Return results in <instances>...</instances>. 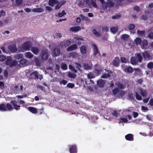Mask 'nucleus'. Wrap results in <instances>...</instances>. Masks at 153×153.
I'll use <instances>...</instances> for the list:
<instances>
[{"label":"nucleus","instance_id":"obj_1","mask_svg":"<svg viewBox=\"0 0 153 153\" xmlns=\"http://www.w3.org/2000/svg\"><path fill=\"white\" fill-rule=\"evenodd\" d=\"M11 104L13 106L12 107L10 104L7 103L6 105L2 104L0 105V111H7L12 110L13 108L16 110L20 109V106L17 105V102L15 101H13L11 102Z\"/></svg>","mask_w":153,"mask_h":153},{"label":"nucleus","instance_id":"obj_2","mask_svg":"<svg viewBox=\"0 0 153 153\" xmlns=\"http://www.w3.org/2000/svg\"><path fill=\"white\" fill-rule=\"evenodd\" d=\"M117 88H116L113 90V94L114 96H117L119 94V91L118 89H123L124 87V85L119 82H117L115 83Z\"/></svg>","mask_w":153,"mask_h":153},{"label":"nucleus","instance_id":"obj_3","mask_svg":"<svg viewBox=\"0 0 153 153\" xmlns=\"http://www.w3.org/2000/svg\"><path fill=\"white\" fill-rule=\"evenodd\" d=\"M31 44L30 42H24L21 47V50L19 51H29L30 50Z\"/></svg>","mask_w":153,"mask_h":153},{"label":"nucleus","instance_id":"obj_4","mask_svg":"<svg viewBox=\"0 0 153 153\" xmlns=\"http://www.w3.org/2000/svg\"><path fill=\"white\" fill-rule=\"evenodd\" d=\"M5 62L6 65L10 67L16 66L17 64V62L15 60H13L10 56L7 57Z\"/></svg>","mask_w":153,"mask_h":153},{"label":"nucleus","instance_id":"obj_5","mask_svg":"<svg viewBox=\"0 0 153 153\" xmlns=\"http://www.w3.org/2000/svg\"><path fill=\"white\" fill-rule=\"evenodd\" d=\"M136 91L143 96H146L148 94L147 91L146 90H144L140 88H137L136 89Z\"/></svg>","mask_w":153,"mask_h":153},{"label":"nucleus","instance_id":"obj_6","mask_svg":"<svg viewBox=\"0 0 153 153\" xmlns=\"http://www.w3.org/2000/svg\"><path fill=\"white\" fill-rule=\"evenodd\" d=\"M42 59L44 60H47L48 57V50H45V51H42Z\"/></svg>","mask_w":153,"mask_h":153},{"label":"nucleus","instance_id":"obj_7","mask_svg":"<svg viewBox=\"0 0 153 153\" xmlns=\"http://www.w3.org/2000/svg\"><path fill=\"white\" fill-rule=\"evenodd\" d=\"M30 79H32L34 78L35 79H38V73L37 72L35 71L31 73L29 76Z\"/></svg>","mask_w":153,"mask_h":153},{"label":"nucleus","instance_id":"obj_8","mask_svg":"<svg viewBox=\"0 0 153 153\" xmlns=\"http://www.w3.org/2000/svg\"><path fill=\"white\" fill-rule=\"evenodd\" d=\"M12 1V4L14 6H16L20 5L22 3L23 0H11Z\"/></svg>","mask_w":153,"mask_h":153},{"label":"nucleus","instance_id":"obj_9","mask_svg":"<svg viewBox=\"0 0 153 153\" xmlns=\"http://www.w3.org/2000/svg\"><path fill=\"white\" fill-rule=\"evenodd\" d=\"M69 151L70 153H76L77 151L76 146L75 145L69 146Z\"/></svg>","mask_w":153,"mask_h":153},{"label":"nucleus","instance_id":"obj_10","mask_svg":"<svg viewBox=\"0 0 153 153\" xmlns=\"http://www.w3.org/2000/svg\"><path fill=\"white\" fill-rule=\"evenodd\" d=\"M120 62V60L119 58L118 57H116L114 59L113 62V64L114 66H118L119 65Z\"/></svg>","mask_w":153,"mask_h":153},{"label":"nucleus","instance_id":"obj_11","mask_svg":"<svg viewBox=\"0 0 153 153\" xmlns=\"http://www.w3.org/2000/svg\"><path fill=\"white\" fill-rule=\"evenodd\" d=\"M80 52L82 54H85L87 51V48L85 45H82L80 47Z\"/></svg>","mask_w":153,"mask_h":153},{"label":"nucleus","instance_id":"obj_12","mask_svg":"<svg viewBox=\"0 0 153 153\" xmlns=\"http://www.w3.org/2000/svg\"><path fill=\"white\" fill-rule=\"evenodd\" d=\"M128 29L130 30V32L134 34L135 31H134L133 30V29L135 27V25L134 24H131L129 25L128 26Z\"/></svg>","mask_w":153,"mask_h":153},{"label":"nucleus","instance_id":"obj_13","mask_svg":"<svg viewBox=\"0 0 153 153\" xmlns=\"http://www.w3.org/2000/svg\"><path fill=\"white\" fill-rule=\"evenodd\" d=\"M148 44V41L144 39L143 41H141L140 45L142 48H144L146 47Z\"/></svg>","mask_w":153,"mask_h":153},{"label":"nucleus","instance_id":"obj_14","mask_svg":"<svg viewBox=\"0 0 153 153\" xmlns=\"http://www.w3.org/2000/svg\"><path fill=\"white\" fill-rule=\"evenodd\" d=\"M31 50L33 53L36 55L38 54L39 51L38 48L35 47H32Z\"/></svg>","mask_w":153,"mask_h":153},{"label":"nucleus","instance_id":"obj_15","mask_svg":"<svg viewBox=\"0 0 153 153\" xmlns=\"http://www.w3.org/2000/svg\"><path fill=\"white\" fill-rule=\"evenodd\" d=\"M77 46L76 44L71 45L68 47L67 49V51H71L75 50L77 48Z\"/></svg>","mask_w":153,"mask_h":153},{"label":"nucleus","instance_id":"obj_16","mask_svg":"<svg viewBox=\"0 0 153 153\" xmlns=\"http://www.w3.org/2000/svg\"><path fill=\"white\" fill-rule=\"evenodd\" d=\"M92 48L94 50V55L95 56L98 55L99 54V52L96 45L95 44H93Z\"/></svg>","mask_w":153,"mask_h":153},{"label":"nucleus","instance_id":"obj_17","mask_svg":"<svg viewBox=\"0 0 153 153\" xmlns=\"http://www.w3.org/2000/svg\"><path fill=\"white\" fill-rule=\"evenodd\" d=\"M28 110L31 113L35 114L37 112V109L34 107H29L28 108Z\"/></svg>","mask_w":153,"mask_h":153},{"label":"nucleus","instance_id":"obj_18","mask_svg":"<svg viewBox=\"0 0 153 153\" xmlns=\"http://www.w3.org/2000/svg\"><path fill=\"white\" fill-rule=\"evenodd\" d=\"M135 57L137 60L139 62H141L142 60V57L140 53H137L135 54Z\"/></svg>","mask_w":153,"mask_h":153},{"label":"nucleus","instance_id":"obj_19","mask_svg":"<svg viewBox=\"0 0 153 153\" xmlns=\"http://www.w3.org/2000/svg\"><path fill=\"white\" fill-rule=\"evenodd\" d=\"M81 29V28L80 26H77L71 27L70 29V30L73 32H77Z\"/></svg>","mask_w":153,"mask_h":153},{"label":"nucleus","instance_id":"obj_20","mask_svg":"<svg viewBox=\"0 0 153 153\" xmlns=\"http://www.w3.org/2000/svg\"><path fill=\"white\" fill-rule=\"evenodd\" d=\"M148 68L151 70V74L153 76V63L150 62L148 64Z\"/></svg>","mask_w":153,"mask_h":153},{"label":"nucleus","instance_id":"obj_21","mask_svg":"<svg viewBox=\"0 0 153 153\" xmlns=\"http://www.w3.org/2000/svg\"><path fill=\"white\" fill-rule=\"evenodd\" d=\"M71 44V42L69 40H67L66 41H63L61 44L62 46L63 47H66L68 46H69V45H70Z\"/></svg>","mask_w":153,"mask_h":153},{"label":"nucleus","instance_id":"obj_22","mask_svg":"<svg viewBox=\"0 0 153 153\" xmlns=\"http://www.w3.org/2000/svg\"><path fill=\"white\" fill-rule=\"evenodd\" d=\"M124 71L127 73H132L134 70L131 67H128L124 69Z\"/></svg>","mask_w":153,"mask_h":153},{"label":"nucleus","instance_id":"obj_23","mask_svg":"<svg viewBox=\"0 0 153 153\" xmlns=\"http://www.w3.org/2000/svg\"><path fill=\"white\" fill-rule=\"evenodd\" d=\"M105 83L104 81L102 80H99L97 82V85L100 87H102Z\"/></svg>","mask_w":153,"mask_h":153},{"label":"nucleus","instance_id":"obj_24","mask_svg":"<svg viewBox=\"0 0 153 153\" xmlns=\"http://www.w3.org/2000/svg\"><path fill=\"white\" fill-rule=\"evenodd\" d=\"M110 72L109 71L107 70H105V72L104 74H103L102 76V78H107L109 77L110 75L109 73Z\"/></svg>","mask_w":153,"mask_h":153},{"label":"nucleus","instance_id":"obj_25","mask_svg":"<svg viewBox=\"0 0 153 153\" xmlns=\"http://www.w3.org/2000/svg\"><path fill=\"white\" fill-rule=\"evenodd\" d=\"M131 62L132 65H136L138 63V61L137 60L135 57L134 56L131 58Z\"/></svg>","mask_w":153,"mask_h":153},{"label":"nucleus","instance_id":"obj_26","mask_svg":"<svg viewBox=\"0 0 153 153\" xmlns=\"http://www.w3.org/2000/svg\"><path fill=\"white\" fill-rule=\"evenodd\" d=\"M58 3V1L56 0H49V4L53 7Z\"/></svg>","mask_w":153,"mask_h":153},{"label":"nucleus","instance_id":"obj_27","mask_svg":"<svg viewBox=\"0 0 153 153\" xmlns=\"http://www.w3.org/2000/svg\"><path fill=\"white\" fill-rule=\"evenodd\" d=\"M143 57L145 59H149L150 58L149 53L147 51H146L142 53Z\"/></svg>","mask_w":153,"mask_h":153},{"label":"nucleus","instance_id":"obj_28","mask_svg":"<svg viewBox=\"0 0 153 153\" xmlns=\"http://www.w3.org/2000/svg\"><path fill=\"white\" fill-rule=\"evenodd\" d=\"M25 55L26 58L29 59L32 58L33 56V55L31 53L29 52L26 53Z\"/></svg>","mask_w":153,"mask_h":153},{"label":"nucleus","instance_id":"obj_29","mask_svg":"<svg viewBox=\"0 0 153 153\" xmlns=\"http://www.w3.org/2000/svg\"><path fill=\"white\" fill-rule=\"evenodd\" d=\"M133 135L131 134H128L125 136L126 140H133Z\"/></svg>","mask_w":153,"mask_h":153},{"label":"nucleus","instance_id":"obj_30","mask_svg":"<svg viewBox=\"0 0 153 153\" xmlns=\"http://www.w3.org/2000/svg\"><path fill=\"white\" fill-rule=\"evenodd\" d=\"M95 1H91L90 3L88 4L89 7H91V6L94 7L95 8H97V6L95 2Z\"/></svg>","mask_w":153,"mask_h":153},{"label":"nucleus","instance_id":"obj_31","mask_svg":"<svg viewBox=\"0 0 153 153\" xmlns=\"http://www.w3.org/2000/svg\"><path fill=\"white\" fill-rule=\"evenodd\" d=\"M32 11L35 12L41 13L43 12V9L41 8H34L32 10Z\"/></svg>","mask_w":153,"mask_h":153},{"label":"nucleus","instance_id":"obj_32","mask_svg":"<svg viewBox=\"0 0 153 153\" xmlns=\"http://www.w3.org/2000/svg\"><path fill=\"white\" fill-rule=\"evenodd\" d=\"M141 41L140 38L137 37L136 38V39L134 40V43L136 45H140Z\"/></svg>","mask_w":153,"mask_h":153},{"label":"nucleus","instance_id":"obj_33","mask_svg":"<svg viewBox=\"0 0 153 153\" xmlns=\"http://www.w3.org/2000/svg\"><path fill=\"white\" fill-rule=\"evenodd\" d=\"M59 50L58 49L56 48L54 49V50L53 51V52H52V54L53 55H54L55 56H58L59 54Z\"/></svg>","mask_w":153,"mask_h":153},{"label":"nucleus","instance_id":"obj_34","mask_svg":"<svg viewBox=\"0 0 153 153\" xmlns=\"http://www.w3.org/2000/svg\"><path fill=\"white\" fill-rule=\"evenodd\" d=\"M68 76L71 78H74L76 77V75L75 74L71 72H68Z\"/></svg>","mask_w":153,"mask_h":153},{"label":"nucleus","instance_id":"obj_35","mask_svg":"<svg viewBox=\"0 0 153 153\" xmlns=\"http://www.w3.org/2000/svg\"><path fill=\"white\" fill-rule=\"evenodd\" d=\"M137 33L139 36H143L145 35V31L144 30L140 31L138 30Z\"/></svg>","mask_w":153,"mask_h":153},{"label":"nucleus","instance_id":"obj_36","mask_svg":"<svg viewBox=\"0 0 153 153\" xmlns=\"http://www.w3.org/2000/svg\"><path fill=\"white\" fill-rule=\"evenodd\" d=\"M135 73L138 75L141 74V71L140 69L138 68H135L134 69Z\"/></svg>","mask_w":153,"mask_h":153},{"label":"nucleus","instance_id":"obj_37","mask_svg":"<svg viewBox=\"0 0 153 153\" xmlns=\"http://www.w3.org/2000/svg\"><path fill=\"white\" fill-rule=\"evenodd\" d=\"M64 10H63L61 12L57 14L56 16H58L59 17H62L66 14Z\"/></svg>","mask_w":153,"mask_h":153},{"label":"nucleus","instance_id":"obj_38","mask_svg":"<svg viewBox=\"0 0 153 153\" xmlns=\"http://www.w3.org/2000/svg\"><path fill=\"white\" fill-rule=\"evenodd\" d=\"M136 99L139 100H141L142 99L141 97L139 94L138 92H137V91H136Z\"/></svg>","mask_w":153,"mask_h":153},{"label":"nucleus","instance_id":"obj_39","mask_svg":"<svg viewBox=\"0 0 153 153\" xmlns=\"http://www.w3.org/2000/svg\"><path fill=\"white\" fill-rule=\"evenodd\" d=\"M96 1V0H91V1ZM99 1H100V2H101V3L102 4V6L103 7L106 8L107 7L108 5V4L106 2L104 3V1L103 0H99Z\"/></svg>","mask_w":153,"mask_h":153},{"label":"nucleus","instance_id":"obj_40","mask_svg":"<svg viewBox=\"0 0 153 153\" xmlns=\"http://www.w3.org/2000/svg\"><path fill=\"white\" fill-rule=\"evenodd\" d=\"M87 76L88 79H92L95 78V76L92 73H90L87 74Z\"/></svg>","mask_w":153,"mask_h":153},{"label":"nucleus","instance_id":"obj_41","mask_svg":"<svg viewBox=\"0 0 153 153\" xmlns=\"http://www.w3.org/2000/svg\"><path fill=\"white\" fill-rule=\"evenodd\" d=\"M118 29L117 27H113L111 28V32L114 33H115L117 30Z\"/></svg>","mask_w":153,"mask_h":153},{"label":"nucleus","instance_id":"obj_42","mask_svg":"<svg viewBox=\"0 0 153 153\" xmlns=\"http://www.w3.org/2000/svg\"><path fill=\"white\" fill-rule=\"evenodd\" d=\"M151 31H153V32L150 33L148 35V37L150 39H153V27L151 29Z\"/></svg>","mask_w":153,"mask_h":153},{"label":"nucleus","instance_id":"obj_43","mask_svg":"<svg viewBox=\"0 0 153 153\" xmlns=\"http://www.w3.org/2000/svg\"><path fill=\"white\" fill-rule=\"evenodd\" d=\"M23 57V55L22 54H18L15 56V58L17 59H19L22 58Z\"/></svg>","mask_w":153,"mask_h":153},{"label":"nucleus","instance_id":"obj_44","mask_svg":"<svg viewBox=\"0 0 153 153\" xmlns=\"http://www.w3.org/2000/svg\"><path fill=\"white\" fill-rule=\"evenodd\" d=\"M129 37V36L126 34L123 35L121 36L122 38L124 40H126Z\"/></svg>","mask_w":153,"mask_h":153},{"label":"nucleus","instance_id":"obj_45","mask_svg":"<svg viewBox=\"0 0 153 153\" xmlns=\"http://www.w3.org/2000/svg\"><path fill=\"white\" fill-rule=\"evenodd\" d=\"M80 16L81 17L82 19L85 20L86 21L88 22L89 20L87 17L84 16L82 14H80Z\"/></svg>","mask_w":153,"mask_h":153},{"label":"nucleus","instance_id":"obj_46","mask_svg":"<svg viewBox=\"0 0 153 153\" xmlns=\"http://www.w3.org/2000/svg\"><path fill=\"white\" fill-rule=\"evenodd\" d=\"M69 68L72 71H73L74 73H76L77 72L76 70L71 65H69Z\"/></svg>","mask_w":153,"mask_h":153},{"label":"nucleus","instance_id":"obj_47","mask_svg":"<svg viewBox=\"0 0 153 153\" xmlns=\"http://www.w3.org/2000/svg\"><path fill=\"white\" fill-rule=\"evenodd\" d=\"M61 68L63 70H66L67 69V66L66 64L62 63L61 66Z\"/></svg>","mask_w":153,"mask_h":153},{"label":"nucleus","instance_id":"obj_48","mask_svg":"<svg viewBox=\"0 0 153 153\" xmlns=\"http://www.w3.org/2000/svg\"><path fill=\"white\" fill-rule=\"evenodd\" d=\"M6 59V57L4 55H1L0 56V61L1 62H3L5 59Z\"/></svg>","mask_w":153,"mask_h":153},{"label":"nucleus","instance_id":"obj_49","mask_svg":"<svg viewBox=\"0 0 153 153\" xmlns=\"http://www.w3.org/2000/svg\"><path fill=\"white\" fill-rule=\"evenodd\" d=\"M26 62V60L25 59H22L20 61V63L21 65H24Z\"/></svg>","mask_w":153,"mask_h":153},{"label":"nucleus","instance_id":"obj_50","mask_svg":"<svg viewBox=\"0 0 153 153\" xmlns=\"http://www.w3.org/2000/svg\"><path fill=\"white\" fill-rule=\"evenodd\" d=\"M93 32L94 35H95L97 36H100L101 35L100 34H99L97 31L95 30H93Z\"/></svg>","mask_w":153,"mask_h":153},{"label":"nucleus","instance_id":"obj_51","mask_svg":"<svg viewBox=\"0 0 153 153\" xmlns=\"http://www.w3.org/2000/svg\"><path fill=\"white\" fill-rule=\"evenodd\" d=\"M4 88V83L3 82H0V89L2 90Z\"/></svg>","mask_w":153,"mask_h":153},{"label":"nucleus","instance_id":"obj_52","mask_svg":"<svg viewBox=\"0 0 153 153\" xmlns=\"http://www.w3.org/2000/svg\"><path fill=\"white\" fill-rule=\"evenodd\" d=\"M56 4V6L55 7L56 9H59L62 5V4H61L60 3H58Z\"/></svg>","mask_w":153,"mask_h":153},{"label":"nucleus","instance_id":"obj_53","mask_svg":"<svg viewBox=\"0 0 153 153\" xmlns=\"http://www.w3.org/2000/svg\"><path fill=\"white\" fill-rule=\"evenodd\" d=\"M84 68L86 69H91V67L90 66H89L87 64H84Z\"/></svg>","mask_w":153,"mask_h":153},{"label":"nucleus","instance_id":"obj_54","mask_svg":"<svg viewBox=\"0 0 153 153\" xmlns=\"http://www.w3.org/2000/svg\"><path fill=\"white\" fill-rule=\"evenodd\" d=\"M67 86L69 88H73L74 86V84L71 83H69L67 84Z\"/></svg>","mask_w":153,"mask_h":153},{"label":"nucleus","instance_id":"obj_55","mask_svg":"<svg viewBox=\"0 0 153 153\" xmlns=\"http://www.w3.org/2000/svg\"><path fill=\"white\" fill-rule=\"evenodd\" d=\"M67 82L64 80H62L60 81V84L61 85L62 84L65 85L67 83Z\"/></svg>","mask_w":153,"mask_h":153},{"label":"nucleus","instance_id":"obj_56","mask_svg":"<svg viewBox=\"0 0 153 153\" xmlns=\"http://www.w3.org/2000/svg\"><path fill=\"white\" fill-rule=\"evenodd\" d=\"M141 108L143 111H144L145 112L147 111L148 110V108L147 107L143 106H141Z\"/></svg>","mask_w":153,"mask_h":153},{"label":"nucleus","instance_id":"obj_57","mask_svg":"<svg viewBox=\"0 0 153 153\" xmlns=\"http://www.w3.org/2000/svg\"><path fill=\"white\" fill-rule=\"evenodd\" d=\"M133 117L134 118H136L138 115V113L135 112H133Z\"/></svg>","mask_w":153,"mask_h":153},{"label":"nucleus","instance_id":"obj_58","mask_svg":"<svg viewBox=\"0 0 153 153\" xmlns=\"http://www.w3.org/2000/svg\"><path fill=\"white\" fill-rule=\"evenodd\" d=\"M74 39H76L77 40H78L79 41H83V39L82 38H81L79 36H75L74 37Z\"/></svg>","mask_w":153,"mask_h":153},{"label":"nucleus","instance_id":"obj_59","mask_svg":"<svg viewBox=\"0 0 153 153\" xmlns=\"http://www.w3.org/2000/svg\"><path fill=\"white\" fill-rule=\"evenodd\" d=\"M121 62L123 63H126L127 61L126 59L124 57H121Z\"/></svg>","mask_w":153,"mask_h":153},{"label":"nucleus","instance_id":"obj_60","mask_svg":"<svg viewBox=\"0 0 153 153\" xmlns=\"http://www.w3.org/2000/svg\"><path fill=\"white\" fill-rule=\"evenodd\" d=\"M10 51H12V52H14L16 51L17 49L16 47H14L13 48H10Z\"/></svg>","mask_w":153,"mask_h":153},{"label":"nucleus","instance_id":"obj_61","mask_svg":"<svg viewBox=\"0 0 153 153\" xmlns=\"http://www.w3.org/2000/svg\"><path fill=\"white\" fill-rule=\"evenodd\" d=\"M5 15V12L3 10H1L0 11V17L1 16H4Z\"/></svg>","mask_w":153,"mask_h":153},{"label":"nucleus","instance_id":"obj_62","mask_svg":"<svg viewBox=\"0 0 153 153\" xmlns=\"http://www.w3.org/2000/svg\"><path fill=\"white\" fill-rule=\"evenodd\" d=\"M146 117L147 119L149 120H150L152 119L151 115L147 114L146 115Z\"/></svg>","mask_w":153,"mask_h":153},{"label":"nucleus","instance_id":"obj_63","mask_svg":"<svg viewBox=\"0 0 153 153\" xmlns=\"http://www.w3.org/2000/svg\"><path fill=\"white\" fill-rule=\"evenodd\" d=\"M4 75L5 77L7 78L8 75V72L7 70H5L4 71Z\"/></svg>","mask_w":153,"mask_h":153},{"label":"nucleus","instance_id":"obj_64","mask_svg":"<svg viewBox=\"0 0 153 153\" xmlns=\"http://www.w3.org/2000/svg\"><path fill=\"white\" fill-rule=\"evenodd\" d=\"M148 105L151 106H153V99H151L150 100Z\"/></svg>","mask_w":153,"mask_h":153}]
</instances>
